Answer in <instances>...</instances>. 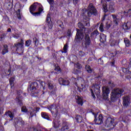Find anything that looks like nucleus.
<instances>
[{"label":"nucleus","instance_id":"33","mask_svg":"<svg viewBox=\"0 0 131 131\" xmlns=\"http://www.w3.org/2000/svg\"><path fill=\"white\" fill-rule=\"evenodd\" d=\"M46 22L47 23H49V22H52L51 20V14L50 13H48L47 16L46 18Z\"/></svg>","mask_w":131,"mask_h":131},{"label":"nucleus","instance_id":"29","mask_svg":"<svg viewBox=\"0 0 131 131\" xmlns=\"http://www.w3.org/2000/svg\"><path fill=\"white\" fill-rule=\"evenodd\" d=\"M85 69L88 73H92V72H93V70H92L91 66L89 65L85 66Z\"/></svg>","mask_w":131,"mask_h":131},{"label":"nucleus","instance_id":"20","mask_svg":"<svg viewBox=\"0 0 131 131\" xmlns=\"http://www.w3.org/2000/svg\"><path fill=\"white\" fill-rule=\"evenodd\" d=\"M129 22L127 21L126 23H124L123 25V29L124 30H128L130 28V26L129 25Z\"/></svg>","mask_w":131,"mask_h":131},{"label":"nucleus","instance_id":"60","mask_svg":"<svg viewBox=\"0 0 131 131\" xmlns=\"http://www.w3.org/2000/svg\"><path fill=\"white\" fill-rule=\"evenodd\" d=\"M9 82H10V84L11 85V88L12 89V88H13V86H14V85H15V83H14V82L9 81Z\"/></svg>","mask_w":131,"mask_h":131},{"label":"nucleus","instance_id":"4","mask_svg":"<svg viewBox=\"0 0 131 131\" xmlns=\"http://www.w3.org/2000/svg\"><path fill=\"white\" fill-rule=\"evenodd\" d=\"M38 7V3H35L33 5H32L30 7V12L34 16H39L40 15V13L43 11V9L42 8V6L39 4V6L38 7L39 12L34 13V11L36 10V8Z\"/></svg>","mask_w":131,"mask_h":131},{"label":"nucleus","instance_id":"18","mask_svg":"<svg viewBox=\"0 0 131 131\" xmlns=\"http://www.w3.org/2000/svg\"><path fill=\"white\" fill-rule=\"evenodd\" d=\"M53 125L54 128H58L60 126V120H54V121L53 122Z\"/></svg>","mask_w":131,"mask_h":131},{"label":"nucleus","instance_id":"28","mask_svg":"<svg viewBox=\"0 0 131 131\" xmlns=\"http://www.w3.org/2000/svg\"><path fill=\"white\" fill-rule=\"evenodd\" d=\"M75 119L77 122L80 123L81 121H82V117H81L80 115H77Z\"/></svg>","mask_w":131,"mask_h":131},{"label":"nucleus","instance_id":"54","mask_svg":"<svg viewBox=\"0 0 131 131\" xmlns=\"http://www.w3.org/2000/svg\"><path fill=\"white\" fill-rule=\"evenodd\" d=\"M8 73H9V74H8V76H9L11 75V72H12V69H11V68H10L8 69Z\"/></svg>","mask_w":131,"mask_h":131},{"label":"nucleus","instance_id":"11","mask_svg":"<svg viewBox=\"0 0 131 131\" xmlns=\"http://www.w3.org/2000/svg\"><path fill=\"white\" fill-rule=\"evenodd\" d=\"M114 123V119H112L111 117H108L105 121V126L107 127H110L113 125Z\"/></svg>","mask_w":131,"mask_h":131},{"label":"nucleus","instance_id":"21","mask_svg":"<svg viewBox=\"0 0 131 131\" xmlns=\"http://www.w3.org/2000/svg\"><path fill=\"white\" fill-rule=\"evenodd\" d=\"M41 115L42 118H44L45 119H47V120H51L50 117H49V115H48L47 113L42 112L41 113Z\"/></svg>","mask_w":131,"mask_h":131},{"label":"nucleus","instance_id":"30","mask_svg":"<svg viewBox=\"0 0 131 131\" xmlns=\"http://www.w3.org/2000/svg\"><path fill=\"white\" fill-rule=\"evenodd\" d=\"M124 42L126 45V47H129V46H130V42L129 41V40L127 39V38H125L124 39Z\"/></svg>","mask_w":131,"mask_h":131},{"label":"nucleus","instance_id":"23","mask_svg":"<svg viewBox=\"0 0 131 131\" xmlns=\"http://www.w3.org/2000/svg\"><path fill=\"white\" fill-rule=\"evenodd\" d=\"M9 50H8V45H4V49L2 50V55H5L6 53H8Z\"/></svg>","mask_w":131,"mask_h":131},{"label":"nucleus","instance_id":"8","mask_svg":"<svg viewBox=\"0 0 131 131\" xmlns=\"http://www.w3.org/2000/svg\"><path fill=\"white\" fill-rule=\"evenodd\" d=\"M14 46L16 48V52H20L22 53L24 52V41L23 39L20 40V42L14 43Z\"/></svg>","mask_w":131,"mask_h":131},{"label":"nucleus","instance_id":"5","mask_svg":"<svg viewBox=\"0 0 131 131\" xmlns=\"http://www.w3.org/2000/svg\"><path fill=\"white\" fill-rule=\"evenodd\" d=\"M102 90V96L104 100L106 101L107 103H110L109 100V94H110V89L108 87L103 86Z\"/></svg>","mask_w":131,"mask_h":131},{"label":"nucleus","instance_id":"1","mask_svg":"<svg viewBox=\"0 0 131 131\" xmlns=\"http://www.w3.org/2000/svg\"><path fill=\"white\" fill-rule=\"evenodd\" d=\"M81 15L85 17H92V15L97 16L98 15V11L97 9L94 6L93 3H90L86 9H82Z\"/></svg>","mask_w":131,"mask_h":131},{"label":"nucleus","instance_id":"12","mask_svg":"<svg viewBox=\"0 0 131 131\" xmlns=\"http://www.w3.org/2000/svg\"><path fill=\"white\" fill-rule=\"evenodd\" d=\"M22 94V91H19L17 92V95L18 96L16 98V101L17 102V104L18 105H20V106H22L23 105V103H22V98L21 96V94Z\"/></svg>","mask_w":131,"mask_h":131},{"label":"nucleus","instance_id":"39","mask_svg":"<svg viewBox=\"0 0 131 131\" xmlns=\"http://www.w3.org/2000/svg\"><path fill=\"white\" fill-rule=\"evenodd\" d=\"M79 57H80L81 58V57L85 56V53H84L82 51H80L79 52Z\"/></svg>","mask_w":131,"mask_h":131},{"label":"nucleus","instance_id":"50","mask_svg":"<svg viewBox=\"0 0 131 131\" xmlns=\"http://www.w3.org/2000/svg\"><path fill=\"white\" fill-rule=\"evenodd\" d=\"M78 2H79V0H73V4L76 6L78 4Z\"/></svg>","mask_w":131,"mask_h":131},{"label":"nucleus","instance_id":"53","mask_svg":"<svg viewBox=\"0 0 131 131\" xmlns=\"http://www.w3.org/2000/svg\"><path fill=\"white\" fill-rule=\"evenodd\" d=\"M127 70H128L129 71V69H126V68H123V72H124V73H127Z\"/></svg>","mask_w":131,"mask_h":131},{"label":"nucleus","instance_id":"56","mask_svg":"<svg viewBox=\"0 0 131 131\" xmlns=\"http://www.w3.org/2000/svg\"><path fill=\"white\" fill-rule=\"evenodd\" d=\"M98 63H99V64H103V60H102V58H99V59H98Z\"/></svg>","mask_w":131,"mask_h":131},{"label":"nucleus","instance_id":"64","mask_svg":"<svg viewBox=\"0 0 131 131\" xmlns=\"http://www.w3.org/2000/svg\"><path fill=\"white\" fill-rule=\"evenodd\" d=\"M82 91H83L84 92V91H86V88L85 87H83L82 88Z\"/></svg>","mask_w":131,"mask_h":131},{"label":"nucleus","instance_id":"58","mask_svg":"<svg viewBox=\"0 0 131 131\" xmlns=\"http://www.w3.org/2000/svg\"><path fill=\"white\" fill-rule=\"evenodd\" d=\"M6 37V33H3L1 35V38L3 39V38H5Z\"/></svg>","mask_w":131,"mask_h":131},{"label":"nucleus","instance_id":"17","mask_svg":"<svg viewBox=\"0 0 131 131\" xmlns=\"http://www.w3.org/2000/svg\"><path fill=\"white\" fill-rule=\"evenodd\" d=\"M68 129H69V126H68V124L67 122H63L62 123V126L60 129V131H65Z\"/></svg>","mask_w":131,"mask_h":131},{"label":"nucleus","instance_id":"49","mask_svg":"<svg viewBox=\"0 0 131 131\" xmlns=\"http://www.w3.org/2000/svg\"><path fill=\"white\" fill-rule=\"evenodd\" d=\"M67 36H71V30L69 29L67 32Z\"/></svg>","mask_w":131,"mask_h":131},{"label":"nucleus","instance_id":"55","mask_svg":"<svg viewBox=\"0 0 131 131\" xmlns=\"http://www.w3.org/2000/svg\"><path fill=\"white\" fill-rule=\"evenodd\" d=\"M9 81L14 82V81H15V77H11L9 79Z\"/></svg>","mask_w":131,"mask_h":131},{"label":"nucleus","instance_id":"24","mask_svg":"<svg viewBox=\"0 0 131 131\" xmlns=\"http://www.w3.org/2000/svg\"><path fill=\"white\" fill-rule=\"evenodd\" d=\"M49 4H50V10H54V4L55 2L54 0H47Z\"/></svg>","mask_w":131,"mask_h":131},{"label":"nucleus","instance_id":"41","mask_svg":"<svg viewBox=\"0 0 131 131\" xmlns=\"http://www.w3.org/2000/svg\"><path fill=\"white\" fill-rule=\"evenodd\" d=\"M99 29L101 32H103V31H104V24H103V23L100 24Z\"/></svg>","mask_w":131,"mask_h":131},{"label":"nucleus","instance_id":"44","mask_svg":"<svg viewBox=\"0 0 131 131\" xmlns=\"http://www.w3.org/2000/svg\"><path fill=\"white\" fill-rule=\"evenodd\" d=\"M21 111L22 112H25V113L27 112L28 110H27V108H26V106H23L21 107Z\"/></svg>","mask_w":131,"mask_h":131},{"label":"nucleus","instance_id":"3","mask_svg":"<svg viewBox=\"0 0 131 131\" xmlns=\"http://www.w3.org/2000/svg\"><path fill=\"white\" fill-rule=\"evenodd\" d=\"M28 90H30V92L32 93L34 97H37L38 96L40 89L37 82H33L31 83L28 88Z\"/></svg>","mask_w":131,"mask_h":131},{"label":"nucleus","instance_id":"63","mask_svg":"<svg viewBox=\"0 0 131 131\" xmlns=\"http://www.w3.org/2000/svg\"><path fill=\"white\" fill-rule=\"evenodd\" d=\"M85 26H88V27H90L91 26V25H90V23H86Z\"/></svg>","mask_w":131,"mask_h":131},{"label":"nucleus","instance_id":"25","mask_svg":"<svg viewBox=\"0 0 131 131\" xmlns=\"http://www.w3.org/2000/svg\"><path fill=\"white\" fill-rule=\"evenodd\" d=\"M100 40L101 42H105L106 41V36L104 34L100 35Z\"/></svg>","mask_w":131,"mask_h":131},{"label":"nucleus","instance_id":"57","mask_svg":"<svg viewBox=\"0 0 131 131\" xmlns=\"http://www.w3.org/2000/svg\"><path fill=\"white\" fill-rule=\"evenodd\" d=\"M91 95L93 97V99H96V96H95V94H94V92H93V90H91Z\"/></svg>","mask_w":131,"mask_h":131},{"label":"nucleus","instance_id":"42","mask_svg":"<svg viewBox=\"0 0 131 131\" xmlns=\"http://www.w3.org/2000/svg\"><path fill=\"white\" fill-rule=\"evenodd\" d=\"M57 23L59 24V27H61V28H64V24H63V22L61 21V20L58 21Z\"/></svg>","mask_w":131,"mask_h":131},{"label":"nucleus","instance_id":"19","mask_svg":"<svg viewBox=\"0 0 131 131\" xmlns=\"http://www.w3.org/2000/svg\"><path fill=\"white\" fill-rule=\"evenodd\" d=\"M112 16L113 17V22L115 25H118V21H119V19L117 18V16H116L115 14H112Z\"/></svg>","mask_w":131,"mask_h":131},{"label":"nucleus","instance_id":"16","mask_svg":"<svg viewBox=\"0 0 131 131\" xmlns=\"http://www.w3.org/2000/svg\"><path fill=\"white\" fill-rule=\"evenodd\" d=\"M5 115H7L9 117H10V118H11L12 120H13V119L14 118V117H15V114H14V113L11 112L10 111H8L7 112H6L5 113Z\"/></svg>","mask_w":131,"mask_h":131},{"label":"nucleus","instance_id":"13","mask_svg":"<svg viewBox=\"0 0 131 131\" xmlns=\"http://www.w3.org/2000/svg\"><path fill=\"white\" fill-rule=\"evenodd\" d=\"M123 103L124 107H127V106H128V104H129V97L124 96Z\"/></svg>","mask_w":131,"mask_h":131},{"label":"nucleus","instance_id":"15","mask_svg":"<svg viewBox=\"0 0 131 131\" xmlns=\"http://www.w3.org/2000/svg\"><path fill=\"white\" fill-rule=\"evenodd\" d=\"M75 99H76V103H77L78 105H80L81 106L83 105V100H82V97L79 96H76Z\"/></svg>","mask_w":131,"mask_h":131},{"label":"nucleus","instance_id":"14","mask_svg":"<svg viewBox=\"0 0 131 131\" xmlns=\"http://www.w3.org/2000/svg\"><path fill=\"white\" fill-rule=\"evenodd\" d=\"M58 81L60 84H62V85H69V80H64L62 78H60Z\"/></svg>","mask_w":131,"mask_h":131},{"label":"nucleus","instance_id":"34","mask_svg":"<svg viewBox=\"0 0 131 131\" xmlns=\"http://www.w3.org/2000/svg\"><path fill=\"white\" fill-rule=\"evenodd\" d=\"M83 29L85 35H86V34H89V33L91 32V30H92L91 29H86L85 28Z\"/></svg>","mask_w":131,"mask_h":131},{"label":"nucleus","instance_id":"48","mask_svg":"<svg viewBox=\"0 0 131 131\" xmlns=\"http://www.w3.org/2000/svg\"><path fill=\"white\" fill-rule=\"evenodd\" d=\"M34 115H35V116H36V114H35V113H34V111H33V112H31L30 113V117H33V116H34Z\"/></svg>","mask_w":131,"mask_h":131},{"label":"nucleus","instance_id":"22","mask_svg":"<svg viewBox=\"0 0 131 131\" xmlns=\"http://www.w3.org/2000/svg\"><path fill=\"white\" fill-rule=\"evenodd\" d=\"M98 35H99V32L97 30H95L91 33V37H92L93 38H96Z\"/></svg>","mask_w":131,"mask_h":131},{"label":"nucleus","instance_id":"61","mask_svg":"<svg viewBox=\"0 0 131 131\" xmlns=\"http://www.w3.org/2000/svg\"><path fill=\"white\" fill-rule=\"evenodd\" d=\"M40 109V108L39 107H36L35 108H34V111H36V112H38V111H39V110Z\"/></svg>","mask_w":131,"mask_h":131},{"label":"nucleus","instance_id":"7","mask_svg":"<svg viewBox=\"0 0 131 131\" xmlns=\"http://www.w3.org/2000/svg\"><path fill=\"white\" fill-rule=\"evenodd\" d=\"M91 112L93 115H94V117H95L94 121L96 124H98V125L102 124V123H103V119L104 118L103 117V115H102V114H100L98 116V117L97 118V115H96L95 112H93V110H91Z\"/></svg>","mask_w":131,"mask_h":131},{"label":"nucleus","instance_id":"52","mask_svg":"<svg viewBox=\"0 0 131 131\" xmlns=\"http://www.w3.org/2000/svg\"><path fill=\"white\" fill-rule=\"evenodd\" d=\"M128 68L129 69V72H131V61L129 62V63L128 64Z\"/></svg>","mask_w":131,"mask_h":131},{"label":"nucleus","instance_id":"36","mask_svg":"<svg viewBox=\"0 0 131 131\" xmlns=\"http://www.w3.org/2000/svg\"><path fill=\"white\" fill-rule=\"evenodd\" d=\"M78 26L79 28H80L81 30H83L85 27H84V26L81 24V23H78Z\"/></svg>","mask_w":131,"mask_h":131},{"label":"nucleus","instance_id":"40","mask_svg":"<svg viewBox=\"0 0 131 131\" xmlns=\"http://www.w3.org/2000/svg\"><path fill=\"white\" fill-rule=\"evenodd\" d=\"M102 7H103V10L104 13H107V12H108V8L107 7V5H106V4L103 5Z\"/></svg>","mask_w":131,"mask_h":131},{"label":"nucleus","instance_id":"37","mask_svg":"<svg viewBox=\"0 0 131 131\" xmlns=\"http://www.w3.org/2000/svg\"><path fill=\"white\" fill-rule=\"evenodd\" d=\"M20 9H18L17 11H16L17 17L18 19H19V20L21 19V14H20Z\"/></svg>","mask_w":131,"mask_h":131},{"label":"nucleus","instance_id":"35","mask_svg":"<svg viewBox=\"0 0 131 131\" xmlns=\"http://www.w3.org/2000/svg\"><path fill=\"white\" fill-rule=\"evenodd\" d=\"M108 10L111 13H114V12H115V10H114V8L112 5H109Z\"/></svg>","mask_w":131,"mask_h":131},{"label":"nucleus","instance_id":"26","mask_svg":"<svg viewBox=\"0 0 131 131\" xmlns=\"http://www.w3.org/2000/svg\"><path fill=\"white\" fill-rule=\"evenodd\" d=\"M68 50V45L66 43L63 47V50H60V52H61V53H67Z\"/></svg>","mask_w":131,"mask_h":131},{"label":"nucleus","instance_id":"38","mask_svg":"<svg viewBox=\"0 0 131 131\" xmlns=\"http://www.w3.org/2000/svg\"><path fill=\"white\" fill-rule=\"evenodd\" d=\"M30 45H31V40L30 39L27 40L25 43L26 47H30Z\"/></svg>","mask_w":131,"mask_h":131},{"label":"nucleus","instance_id":"47","mask_svg":"<svg viewBox=\"0 0 131 131\" xmlns=\"http://www.w3.org/2000/svg\"><path fill=\"white\" fill-rule=\"evenodd\" d=\"M48 25L49 29H52L53 28V24L52 22L48 23Z\"/></svg>","mask_w":131,"mask_h":131},{"label":"nucleus","instance_id":"45","mask_svg":"<svg viewBox=\"0 0 131 131\" xmlns=\"http://www.w3.org/2000/svg\"><path fill=\"white\" fill-rule=\"evenodd\" d=\"M33 42L35 43V46H36V43L38 42V39H37L36 37H34L33 38Z\"/></svg>","mask_w":131,"mask_h":131},{"label":"nucleus","instance_id":"43","mask_svg":"<svg viewBox=\"0 0 131 131\" xmlns=\"http://www.w3.org/2000/svg\"><path fill=\"white\" fill-rule=\"evenodd\" d=\"M116 43H117L116 40H113L111 42V47H114V46H115Z\"/></svg>","mask_w":131,"mask_h":131},{"label":"nucleus","instance_id":"27","mask_svg":"<svg viewBox=\"0 0 131 131\" xmlns=\"http://www.w3.org/2000/svg\"><path fill=\"white\" fill-rule=\"evenodd\" d=\"M124 14L126 17H130L131 15V9H129L127 11H124Z\"/></svg>","mask_w":131,"mask_h":131},{"label":"nucleus","instance_id":"9","mask_svg":"<svg viewBox=\"0 0 131 131\" xmlns=\"http://www.w3.org/2000/svg\"><path fill=\"white\" fill-rule=\"evenodd\" d=\"M82 45L86 49H88L90 46H91V43H92V41L91 40V37H90V35L86 34L84 36V40Z\"/></svg>","mask_w":131,"mask_h":131},{"label":"nucleus","instance_id":"31","mask_svg":"<svg viewBox=\"0 0 131 131\" xmlns=\"http://www.w3.org/2000/svg\"><path fill=\"white\" fill-rule=\"evenodd\" d=\"M48 89H49V90H53V89H54V85H53V82L51 81H48Z\"/></svg>","mask_w":131,"mask_h":131},{"label":"nucleus","instance_id":"51","mask_svg":"<svg viewBox=\"0 0 131 131\" xmlns=\"http://www.w3.org/2000/svg\"><path fill=\"white\" fill-rule=\"evenodd\" d=\"M76 68L78 69H80L81 68V64H80V63H77L76 64Z\"/></svg>","mask_w":131,"mask_h":131},{"label":"nucleus","instance_id":"62","mask_svg":"<svg viewBox=\"0 0 131 131\" xmlns=\"http://www.w3.org/2000/svg\"><path fill=\"white\" fill-rule=\"evenodd\" d=\"M106 16H107V15L104 14V15L102 17V21H104L106 19Z\"/></svg>","mask_w":131,"mask_h":131},{"label":"nucleus","instance_id":"32","mask_svg":"<svg viewBox=\"0 0 131 131\" xmlns=\"http://www.w3.org/2000/svg\"><path fill=\"white\" fill-rule=\"evenodd\" d=\"M17 120V124H20L22 125L24 123V121H23L20 117L18 118Z\"/></svg>","mask_w":131,"mask_h":131},{"label":"nucleus","instance_id":"6","mask_svg":"<svg viewBox=\"0 0 131 131\" xmlns=\"http://www.w3.org/2000/svg\"><path fill=\"white\" fill-rule=\"evenodd\" d=\"M84 35H83V33L80 31L79 29H77V33L75 38V42L76 43H79L81 40L83 39Z\"/></svg>","mask_w":131,"mask_h":131},{"label":"nucleus","instance_id":"59","mask_svg":"<svg viewBox=\"0 0 131 131\" xmlns=\"http://www.w3.org/2000/svg\"><path fill=\"white\" fill-rule=\"evenodd\" d=\"M40 82V84L41 85V87H40V89H43V90H45V86H43V85L42 84V83H43V82L41 81V82Z\"/></svg>","mask_w":131,"mask_h":131},{"label":"nucleus","instance_id":"10","mask_svg":"<svg viewBox=\"0 0 131 131\" xmlns=\"http://www.w3.org/2000/svg\"><path fill=\"white\" fill-rule=\"evenodd\" d=\"M49 110L51 111L52 114H54V117H57V115H58V106L55 104H52L50 106L48 107Z\"/></svg>","mask_w":131,"mask_h":131},{"label":"nucleus","instance_id":"46","mask_svg":"<svg viewBox=\"0 0 131 131\" xmlns=\"http://www.w3.org/2000/svg\"><path fill=\"white\" fill-rule=\"evenodd\" d=\"M108 85H110L111 88H114V86H115V85H114V83L112 81L108 82Z\"/></svg>","mask_w":131,"mask_h":131},{"label":"nucleus","instance_id":"2","mask_svg":"<svg viewBox=\"0 0 131 131\" xmlns=\"http://www.w3.org/2000/svg\"><path fill=\"white\" fill-rule=\"evenodd\" d=\"M124 90L121 88H116L112 91L111 94V102H116L117 99L123 96Z\"/></svg>","mask_w":131,"mask_h":131}]
</instances>
